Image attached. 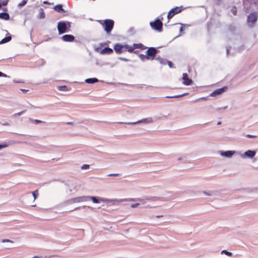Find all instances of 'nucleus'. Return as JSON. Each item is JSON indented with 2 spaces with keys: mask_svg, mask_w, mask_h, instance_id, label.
Returning <instances> with one entry per match:
<instances>
[{
  "mask_svg": "<svg viewBox=\"0 0 258 258\" xmlns=\"http://www.w3.org/2000/svg\"><path fill=\"white\" fill-rule=\"evenodd\" d=\"M98 22L103 26L105 32L109 34L113 28L114 22L111 19L98 20Z\"/></svg>",
  "mask_w": 258,
  "mask_h": 258,
  "instance_id": "1",
  "label": "nucleus"
},
{
  "mask_svg": "<svg viewBox=\"0 0 258 258\" xmlns=\"http://www.w3.org/2000/svg\"><path fill=\"white\" fill-rule=\"evenodd\" d=\"M71 28V23L69 22L60 21L57 24V29L59 34L68 32Z\"/></svg>",
  "mask_w": 258,
  "mask_h": 258,
  "instance_id": "2",
  "label": "nucleus"
},
{
  "mask_svg": "<svg viewBox=\"0 0 258 258\" xmlns=\"http://www.w3.org/2000/svg\"><path fill=\"white\" fill-rule=\"evenodd\" d=\"M184 9V8L182 6H181L180 7H176L172 9L168 13L167 19L168 20L171 19L174 16L180 13Z\"/></svg>",
  "mask_w": 258,
  "mask_h": 258,
  "instance_id": "3",
  "label": "nucleus"
},
{
  "mask_svg": "<svg viewBox=\"0 0 258 258\" xmlns=\"http://www.w3.org/2000/svg\"><path fill=\"white\" fill-rule=\"evenodd\" d=\"M150 25L152 29L158 31L162 30L163 23L159 19H156L154 22H151Z\"/></svg>",
  "mask_w": 258,
  "mask_h": 258,
  "instance_id": "4",
  "label": "nucleus"
},
{
  "mask_svg": "<svg viewBox=\"0 0 258 258\" xmlns=\"http://www.w3.org/2000/svg\"><path fill=\"white\" fill-rule=\"evenodd\" d=\"M257 15L256 12L250 13L247 17V23H251L253 25L257 21Z\"/></svg>",
  "mask_w": 258,
  "mask_h": 258,
  "instance_id": "5",
  "label": "nucleus"
},
{
  "mask_svg": "<svg viewBox=\"0 0 258 258\" xmlns=\"http://www.w3.org/2000/svg\"><path fill=\"white\" fill-rule=\"evenodd\" d=\"M227 90V87L225 86L221 88L218 89L211 93L210 96L212 97H216L225 92Z\"/></svg>",
  "mask_w": 258,
  "mask_h": 258,
  "instance_id": "6",
  "label": "nucleus"
},
{
  "mask_svg": "<svg viewBox=\"0 0 258 258\" xmlns=\"http://www.w3.org/2000/svg\"><path fill=\"white\" fill-rule=\"evenodd\" d=\"M157 53V50L154 47H150L146 51V54L150 57V59H153Z\"/></svg>",
  "mask_w": 258,
  "mask_h": 258,
  "instance_id": "7",
  "label": "nucleus"
},
{
  "mask_svg": "<svg viewBox=\"0 0 258 258\" xmlns=\"http://www.w3.org/2000/svg\"><path fill=\"white\" fill-rule=\"evenodd\" d=\"M131 48H132L133 52H134L135 53H137V51H134V50L136 49L144 50L147 48L146 46H145L142 43H141L133 44V45L131 46Z\"/></svg>",
  "mask_w": 258,
  "mask_h": 258,
  "instance_id": "8",
  "label": "nucleus"
},
{
  "mask_svg": "<svg viewBox=\"0 0 258 258\" xmlns=\"http://www.w3.org/2000/svg\"><path fill=\"white\" fill-rule=\"evenodd\" d=\"M183 84L185 85L188 86L192 84V81L188 78L186 73H184L182 75Z\"/></svg>",
  "mask_w": 258,
  "mask_h": 258,
  "instance_id": "9",
  "label": "nucleus"
},
{
  "mask_svg": "<svg viewBox=\"0 0 258 258\" xmlns=\"http://www.w3.org/2000/svg\"><path fill=\"white\" fill-rule=\"evenodd\" d=\"M125 47L126 48H128L127 46H122L120 44H116L114 46V49L117 53L120 54L123 52L122 48Z\"/></svg>",
  "mask_w": 258,
  "mask_h": 258,
  "instance_id": "10",
  "label": "nucleus"
},
{
  "mask_svg": "<svg viewBox=\"0 0 258 258\" xmlns=\"http://www.w3.org/2000/svg\"><path fill=\"white\" fill-rule=\"evenodd\" d=\"M89 197H79L73 198L71 200V202L74 203H80L84 201H86Z\"/></svg>",
  "mask_w": 258,
  "mask_h": 258,
  "instance_id": "11",
  "label": "nucleus"
},
{
  "mask_svg": "<svg viewBox=\"0 0 258 258\" xmlns=\"http://www.w3.org/2000/svg\"><path fill=\"white\" fill-rule=\"evenodd\" d=\"M61 39L66 42H72L74 40L75 37L73 35L66 34L62 36Z\"/></svg>",
  "mask_w": 258,
  "mask_h": 258,
  "instance_id": "12",
  "label": "nucleus"
},
{
  "mask_svg": "<svg viewBox=\"0 0 258 258\" xmlns=\"http://www.w3.org/2000/svg\"><path fill=\"white\" fill-rule=\"evenodd\" d=\"M234 153L235 151H227L226 152H221V155L223 156L231 157Z\"/></svg>",
  "mask_w": 258,
  "mask_h": 258,
  "instance_id": "13",
  "label": "nucleus"
},
{
  "mask_svg": "<svg viewBox=\"0 0 258 258\" xmlns=\"http://www.w3.org/2000/svg\"><path fill=\"white\" fill-rule=\"evenodd\" d=\"M114 201H117L118 202H126V201H140V202H142L143 200L141 199H132V198H130V199H120L119 200H115Z\"/></svg>",
  "mask_w": 258,
  "mask_h": 258,
  "instance_id": "14",
  "label": "nucleus"
},
{
  "mask_svg": "<svg viewBox=\"0 0 258 258\" xmlns=\"http://www.w3.org/2000/svg\"><path fill=\"white\" fill-rule=\"evenodd\" d=\"M54 10L60 13H64L65 12L64 10L62 8L61 5H57L53 8Z\"/></svg>",
  "mask_w": 258,
  "mask_h": 258,
  "instance_id": "15",
  "label": "nucleus"
},
{
  "mask_svg": "<svg viewBox=\"0 0 258 258\" xmlns=\"http://www.w3.org/2000/svg\"><path fill=\"white\" fill-rule=\"evenodd\" d=\"M101 52L102 54H111L113 52V50L109 47H105L101 50Z\"/></svg>",
  "mask_w": 258,
  "mask_h": 258,
  "instance_id": "16",
  "label": "nucleus"
},
{
  "mask_svg": "<svg viewBox=\"0 0 258 258\" xmlns=\"http://www.w3.org/2000/svg\"><path fill=\"white\" fill-rule=\"evenodd\" d=\"M10 18L9 14L7 13H0V19L8 20Z\"/></svg>",
  "mask_w": 258,
  "mask_h": 258,
  "instance_id": "17",
  "label": "nucleus"
},
{
  "mask_svg": "<svg viewBox=\"0 0 258 258\" xmlns=\"http://www.w3.org/2000/svg\"><path fill=\"white\" fill-rule=\"evenodd\" d=\"M245 155L248 157L252 158L255 155V152L250 150H248L245 152Z\"/></svg>",
  "mask_w": 258,
  "mask_h": 258,
  "instance_id": "18",
  "label": "nucleus"
},
{
  "mask_svg": "<svg viewBox=\"0 0 258 258\" xmlns=\"http://www.w3.org/2000/svg\"><path fill=\"white\" fill-rule=\"evenodd\" d=\"M85 81L87 83L92 84L97 82L98 80L96 78H90L86 79Z\"/></svg>",
  "mask_w": 258,
  "mask_h": 258,
  "instance_id": "19",
  "label": "nucleus"
},
{
  "mask_svg": "<svg viewBox=\"0 0 258 258\" xmlns=\"http://www.w3.org/2000/svg\"><path fill=\"white\" fill-rule=\"evenodd\" d=\"M122 46H127L128 47V48H126V47H123V52L124 51H128L130 53H132L133 52V50H132V48H131V46L130 45H128L127 44H124V45H122Z\"/></svg>",
  "mask_w": 258,
  "mask_h": 258,
  "instance_id": "20",
  "label": "nucleus"
},
{
  "mask_svg": "<svg viewBox=\"0 0 258 258\" xmlns=\"http://www.w3.org/2000/svg\"><path fill=\"white\" fill-rule=\"evenodd\" d=\"M11 39H12L11 36H7L1 40V43H5L8 42L10 41L11 40Z\"/></svg>",
  "mask_w": 258,
  "mask_h": 258,
  "instance_id": "21",
  "label": "nucleus"
},
{
  "mask_svg": "<svg viewBox=\"0 0 258 258\" xmlns=\"http://www.w3.org/2000/svg\"><path fill=\"white\" fill-rule=\"evenodd\" d=\"M45 15L44 10L42 9H39V16L40 19H43L45 18Z\"/></svg>",
  "mask_w": 258,
  "mask_h": 258,
  "instance_id": "22",
  "label": "nucleus"
},
{
  "mask_svg": "<svg viewBox=\"0 0 258 258\" xmlns=\"http://www.w3.org/2000/svg\"><path fill=\"white\" fill-rule=\"evenodd\" d=\"M8 3V0H0V8L2 6H6Z\"/></svg>",
  "mask_w": 258,
  "mask_h": 258,
  "instance_id": "23",
  "label": "nucleus"
},
{
  "mask_svg": "<svg viewBox=\"0 0 258 258\" xmlns=\"http://www.w3.org/2000/svg\"><path fill=\"white\" fill-rule=\"evenodd\" d=\"M139 57L142 60H144L145 59H150V57L148 56L147 55L140 54L139 55Z\"/></svg>",
  "mask_w": 258,
  "mask_h": 258,
  "instance_id": "24",
  "label": "nucleus"
},
{
  "mask_svg": "<svg viewBox=\"0 0 258 258\" xmlns=\"http://www.w3.org/2000/svg\"><path fill=\"white\" fill-rule=\"evenodd\" d=\"M91 199L92 202L93 203H99L98 200L96 197H89V198H88V199Z\"/></svg>",
  "mask_w": 258,
  "mask_h": 258,
  "instance_id": "25",
  "label": "nucleus"
},
{
  "mask_svg": "<svg viewBox=\"0 0 258 258\" xmlns=\"http://www.w3.org/2000/svg\"><path fill=\"white\" fill-rule=\"evenodd\" d=\"M222 253H225L228 256H232V254L231 252L228 251L226 250H223L222 251Z\"/></svg>",
  "mask_w": 258,
  "mask_h": 258,
  "instance_id": "26",
  "label": "nucleus"
},
{
  "mask_svg": "<svg viewBox=\"0 0 258 258\" xmlns=\"http://www.w3.org/2000/svg\"><path fill=\"white\" fill-rule=\"evenodd\" d=\"M33 196L34 197V200H35L37 197L38 196V191L37 190L34 191L32 192Z\"/></svg>",
  "mask_w": 258,
  "mask_h": 258,
  "instance_id": "27",
  "label": "nucleus"
},
{
  "mask_svg": "<svg viewBox=\"0 0 258 258\" xmlns=\"http://www.w3.org/2000/svg\"><path fill=\"white\" fill-rule=\"evenodd\" d=\"M8 146V144L7 143H4L2 144H0V150Z\"/></svg>",
  "mask_w": 258,
  "mask_h": 258,
  "instance_id": "28",
  "label": "nucleus"
},
{
  "mask_svg": "<svg viewBox=\"0 0 258 258\" xmlns=\"http://www.w3.org/2000/svg\"><path fill=\"white\" fill-rule=\"evenodd\" d=\"M25 112V111H21V112H18V113H15V114H14V116H20V115H21L22 114H23Z\"/></svg>",
  "mask_w": 258,
  "mask_h": 258,
  "instance_id": "29",
  "label": "nucleus"
},
{
  "mask_svg": "<svg viewBox=\"0 0 258 258\" xmlns=\"http://www.w3.org/2000/svg\"><path fill=\"white\" fill-rule=\"evenodd\" d=\"M166 62H167V63L166 64H168V65L169 66V67L171 68L173 67V63L171 61H166Z\"/></svg>",
  "mask_w": 258,
  "mask_h": 258,
  "instance_id": "30",
  "label": "nucleus"
},
{
  "mask_svg": "<svg viewBox=\"0 0 258 258\" xmlns=\"http://www.w3.org/2000/svg\"><path fill=\"white\" fill-rule=\"evenodd\" d=\"M89 165H87V164H84L82 166V169H87L88 168H89Z\"/></svg>",
  "mask_w": 258,
  "mask_h": 258,
  "instance_id": "31",
  "label": "nucleus"
},
{
  "mask_svg": "<svg viewBox=\"0 0 258 258\" xmlns=\"http://www.w3.org/2000/svg\"><path fill=\"white\" fill-rule=\"evenodd\" d=\"M139 205L140 204L139 203L133 204L131 205V207L133 208H135L138 207Z\"/></svg>",
  "mask_w": 258,
  "mask_h": 258,
  "instance_id": "32",
  "label": "nucleus"
},
{
  "mask_svg": "<svg viewBox=\"0 0 258 258\" xmlns=\"http://www.w3.org/2000/svg\"><path fill=\"white\" fill-rule=\"evenodd\" d=\"M186 93L184 94H182V95H177V96H172V97H168V98H178V97H181V96H184V95H186Z\"/></svg>",
  "mask_w": 258,
  "mask_h": 258,
  "instance_id": "33",
  "label": "nucleus"
},
{
  "mask_svg": "<svg viewBox=\"0 0 258 258\" xmlns=\"http://www.w3.org/2000/svg\"><path fill=\"white\" fill-rule=\"evenodd\" d=\"M233 15H235L236 14V9L235 7H233L232 9Z\"/></svg>",
  "mask_w": 258,
  "mask_h": 258,
  "instance_id": "34",
  "label": "nucleus"
},
{
  "mask_svg": "<svg viewBox=\"0 0 258 258\" xmlns=\"http://www.w3.org/2000/svg\"><path fill=\"white\" fill-rule=\"evenodd\" d=\"M207 100V97H202V98H199L197 100H196V101H200V100Z\"/></svg>",
  "mask_w": 258,
  "mask_h": 258,
  "instance_id": "35",
  "label": "nucleus"
},
{
  "mask_svg": "<svg viewBox=\"0 0 258 258\" xmlns=\"http://www.w3.org/2000/svg\"><path fill=\"white\" fill-rule=\"evenodd\" d=\"M0 77H7V75L0 72Z\"/></svg>",
  "mask_w": 258,
  "mask_h": 258,
  "instance_id": "36",
  "label": "nucleus"
},
{
  "mask_svg": "<svg viewBox=\"0 0 258 258\" xmlns=\"http://www.w3.org/2000/svg\"><path fill=\"white\" fill-rule=\"evenodd\" d=\"M3 242H12V241L9 239H4L2 240Z\"/></svg>",
  "mask_w": 258,
  "mask_h": 258,
  "instance_id": "37",
  "label": "nucleus"
},
{
  "mask_svg": "<svg viewBox=\"0 0 258 258\" xmlns=\"http://www.w3.org/2000/svg\"><path fill=\"white\" fill-rule=\"evenodd\" d=\"M246 136L250 138H255L256 137V136L251 135H247Z\"/></svg>",
  "mask_w": 258,
  "mask_h": 258,
  "instance_id": "38",
  "label": "nucleus"
},
{
  "mask_svg": "<svg viewBox=\"0 0 258 258\" xmlns=\"http://www.w3.org/2000/svg\"><path fill=\"white\" fill-rule=\"evenodd\" d=\"M43 3L44 4H48V5H53V3H50L48 2L47 1H44Z\"/></svg>",
  "mask_w": 258,
  "mask_h": 258,
  "instance_id": "39",
  "label": "nucleus"
},
{
  "mask_svg": "<svg viewBox=\"0 0 258 258\" xmlns=\"http://www.w3.org/2000/svg\"><path fill=\"white\" fill-rule=\"evenodd\" d=\"M142 122V120H139V121H138L137 122H129L128 123V124H136L137 123H139V122Z\"/></svg>",
  "mask_w": 258,
  "mask_h": 258,
  "instance_id": "40",
  "label": "nucleus"
},
{
  "mask_svg": "<svg viewBox=\"0 0 258 258\" xmlns=\"http://www.w3.org/2000/svg\"><path fill=\"white\" fill-rule=\"evenodd\" d=\"M26 4V1H22L21 4H19V6H23V5H25Z\"/></svg>",
  "mask_w": 258,
  "mask_h": 258,
  "instance_id": "41",
  "label": "nucleus"
},
{
  "mask_svg": "<svg viewBox=\"0 0 258 258\" xmlns=\"http://www.w3.org/2000/svg\"><path fill=\"white\" fill-rule=\"evenodd\" d=\"M166 61H167L166 60H163L161 63L163 64H166L167 63V62H166Z\"/></svg>",
  "mask_w": 258,
  "mask_h": 258,
  "instance_id": "42",
  "label": "nucleus"
},
{
  "mask_svg": "<svg viewBox=\"0 0 258 258\" xmlns=\"http://www.w3.org/2000/svg\"><path fill=\"white\" fill-rule=\"evenodd\" d=\"M118 175V174H110L109 175V176H117Z\"/></svg>",
  "mask_w": 258,
  "mask_h": 258,
  "instance_id": "43",
  "label": "nucleus"
},
{
  "mask_svg": "<svg viewBox=\"0 0 258 258\" xmlns=\"http://www.w3.org/2000/svg\"><path fill=\"white\" fill-rule=\"evenodd\" d=\"M35 121V122H37V123H40V122H42L41 120H37V119H36Z\"/></svg>",
  "mask_w": 258,
  "mask_h": 258,
  "instance_id": "44",
  "label": "nucleus"
},
{
  "mask_svg": "<svg viewBox=\"0 0 258 258\" xmlns=\"http://www.w3.org/2000/svg\"><path fill=\"white\" fill-rule=\"evenodd\" d=\"M184 30V28L183 27H180V31H182Z\"/></svg>",
  "mask_w": 258,
  "mask_h": 258,
  "instance_id": "45",
  "label": "nucleus"
},
{
  "mask_svg": "<svg viewBox=\"0 0 258 258\" xmlns=\"http://www.w3.org/2000/svg\"><path fill=\"white\" fill-rule=\"evenodd\" d=\"M32 258H40V256H34Z\"/></svg>",
  "mask_w": 258,
  "mask_h": 258,
  "instance_id": "46",
  "label": "nucleus"
},
{
  "mask_svg": "<svg viewBox=\"0 0 258 258\" xmlns=\"http://www.w3.org/2000/svg\"><path fill=\"white\" fill-rule=\"evenodd\" d=\"M162 216H163L162 215H157V216H156V217L157 218H160V217H161Z\"/></svg>",
  "mask_w": 258,
  "mask_h": 258,
  "instance_id": "47",
  "label": "nucleus"
},
{
  "mask_svg": "<svg viewBox=\"0 0 258 258\" xmlns=\"http://www.w3.org/2000/svg\"><path fill=\"white\" fill-rule=\"evenodd\" d=\"M54 256L53 255H49L47 257L48 258H51L52 257Z\"/></svg>",
  "mask_w": 258,
  "mask_h": 258,
  "instance_id": "48",
  "label": "nucleus"
},
{
  "mask_svg": "<svg viewBox=\"0 0 258 258\" xmlns=\"http://www.w3.org/2000/svg\"><path fill=\"white\" fill-rule=\"evenodd\" d=\"M221 124V122H219L218 123V124Z\"/></svg>",
  "mask_w": 258,
  "mask_h": 258,
  "instance_id": "49",
  "label": "nucleus"
},
{
  "mask_svg": "<svg viewBox=\"0 0 258 258\" xmlns=\"http://www.w3.org/2000/svg\"><path fill=\"white\" fill-rule=\"evenodd\" d=\"M67 123H68V124H71V122H68Z\"/></svg>",
  "mask_w": 258,
  "mask_h": 258,
  "instance_id": "50",
  "label": "nucleus"
}]
</instances>
